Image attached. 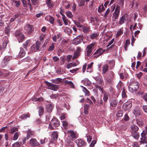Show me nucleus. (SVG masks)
Returning <instances> with one entry per match:
<instances>
[{"instance_id":"2","label":"nucleus","mask_w":147,"mask_h":147,"mask_svg":"<svg viewBox=\"0 0 147 147\" xmlns=\"http://www.w3.org/2000/svg\"><path fill=\"white\" fill-rule=\"evenodd\" d=\"M60 123L58 119L56 118H53L51 121L49 128L50 129H54L55 128L53 127H58Z\"/></svg>"},{"instance_id":"12","label":"nucleus","mask_w":147,"mask_h":147,"mask_svg":"<svg viewBox=\"0 0 147 147\" xmlns=\"http://www.w3.org/2000/svg\"><path fill=\"white\" fill-rule=\"evenodd\" d=\"M132 106V104L130 102H127L123 104V108L125 111H127L129 110Z\"/></svg>"},{"instance_id":"31","label":"nucleus","mask_w":147,"mask_h":147,"mask_svg":"<svg viewBox=\"0 0 147 147\" xmlns=\"http://www.w3.org/2000/svg\"><path fill=\"white\" fill-rule=\"evenodd\" d=\"M83 88V91L85 94V96H89L90 95V93L89 91L85 87L83 86H82Z\"/></svg>"},{"instance_id":"53","label":"nucleus","mask_w":147,"mask_h":147,"mask_svg":"<svg viewBox=\"0 0 147 147\" xmlns=\"http://www.w3.org/2000/svg\"><path fill=\"white\" fill-rule=\"evenodd\" d=\"M18 128L16 127H14L13 128H12L11 129V131H10V133L11 134H13L15 132H16L18 130Z\"/></svg>"},{"instance_id":"39","label":"nucleus","mask_w":147,"mask_h":147,"mask_svg":"<svg viewBox=\"0 0 147 147\" xmlns=\"http://www.w3.org/2000/svg\"><path fill=\"white\" fill-rule=\"evenodd\" d=\"M38 109L39 115L41 116L42 115L44 111L43 108L42 107H38Z\"/></svg>"},{"instance_id":"63","label":"nucleus","mask_w":147,"mask_h":147,"mask_svg":"<svg viewBox=\"0 0 147 147\" xmlns=\"http://www.w3.org/2000/svg\"><path fill=\"white\" fill-rule=\"evenodd\" d=\"M54 62H57L59 60V58L57 56L53 57L52 58Z\"/></svg>"},{"instance_id":"18","label":"nucleus","mask_w":147,"mask_h":147,"mask_svg":"<svg viewBox=\"0 0 147 147\" xmlns=\"http://www.w3.org/2000/svg\"><path fill=\"white\" fill-rule=\"evenodd\" d=\"M97 103L99 106H101L102 107L105 108L106 107V105L105 102L103 101L102 98L98 99L97 102Z\"/></svg>"},{"instance_id":"54","label":"nucleus","mask_w":147,"mask_h":147,"mask_svg":"<svg viewBox=\"0 0 147 147\" xmlns=\"http://www.w3.org/2000/svg\"><path fill=\"white\" fill-rule=\"evenodd\" d=\"M66 15L69 18H71L73 17V15L72 14L71 12L69 11H68L66 12Z\"/></svg>"},{"instance_id":"22","label":"nucleus","mask_w":147,"mask_h":147,"mask_svg":"<svg viewBox=\"0 0 147 147\" xmlns=\"http://www.w3.org/2000/svg\"><path fill=\"white\" fill-rule=\"evenodd\" d=\"M131 133H133L137 132L139 129L138 127L134 125H131Z\"/></svg>"},{"instance_id":"50","label":"nucleus","mask_w":147,"mask_h":147,"mask_svg":"<svg viewBox=\"0 0 147 147\" xmlns=\"http://www.w3.org/2000/svg\"><path fill=\"white\" fill-rule=\"evenodd\" d=\"M84 0H79L78 1L79 6H82L84 5Z\"/></svg>"},{"instance_id":"61","label":"nucleus","mask_w":147,"mask_h":147,"mask_svg":"<svg viewBox=\"0 0 147 147\" xmlns=\"http://www.w3.org/2000/svg\"><path fill=\"white\" fill-rule=\"evenodd\" d=\"M82 30L84 32H87L89 31V28L86 27H84L82 28Z\"/></svg>"},{"instance_id":"64","label":"nucleus","mask_w":147,"mask_h":147,"mask_svg":"<svg viewBox=\"0 0 147 147\" xmlns=\"http://www.w3.org/2000/svg\"><path fill=\"white\" fill-rule=\"evenodd\" d=\"M96 143V140H93L91 143L90 144L89 147H93L94 146L95 144Z\"/></svg>"},{"instance_id":"8","label":"nucleus","mask_w":147,"mask_h":147,"mask_svg":"<svg viewBox=\"0 0 147 147\" xmlns=\"http://www.w3.org/2000/svg\"><path fill=\"white\" fill-rule=\"evenodd\" d=\"M24 29L28 34L31 33L34 30L33 27L30 24H28L25 26Z\"/></svg>"},{"instance_id":"14","label":"nucleus","mask_w":147,"mask_h":147,"mask_svg":"<svg viewBox=\"0 0 147 147\" xmlns=\"http://www.w3.org/2000/svg\"><path fill=\"white\" fill-rule=\"evenodd\" d=\"M78 147H82L84 146L85 144V142L81 139L77 140L75 141Z\"/></svg>"},{"instance_id":"46","label":"nucleus","mask_w":147,"mask_h":147,"mask_svg":"<svg viewBox=\"0 0 147 147\" xmlns=\"http://www.w3.org/2000/svg\"><path fill=\"white\" fill-rule=\"evenodd\" d=\"M109 62L110 67H113L114 66L115 61L114 60H110L109 61Z\"/></svg>"},{"instance_id":"11","label":"nucleus","mask_w":147,"mask_h":147,"mask_svg":"<svg viewBox=\"0 0 147 147\" xmlns=\"http://www.w3.org/2000/svg\"><path fill=\"white\" fill-rule=\"evenodd\" d=\"M12 58V57L11 56L5 57L2 62V64L3 66V67L5 66L8 62Z\"/></svg>"},{"instance_id":"49","label":"nucleus","mask_w":147,"mask_h":147,"mask_svg":"<svg viewBox=\"0 0 147 147\" xmlns=\"http://www.w3.org/2000/svg\"><path fill=\"white\" fill-rule=\"evenodd\" d=\"M133 137L136 139H138L139 137L138 133L137 132H135V133H131Z\"/></svg>"},{"instance_id":"55","label":"nucleus","mask_w":147,"mask_h":147,"mask_svg":"<svg viewBox=\"0 0 147 147\" xmlns=\"http://www.w3.org/2000/svg\"><path fill=\"white\" fill-rule=\"evenodd\" d=\"M10 28V27H8L5 28V33L7 34V35H9V33Z\"/></svg>"},{"instance_id":"29","label":"nucleus","mask_w":147,"mask_h":147,"mask_svg":"<svg viewBox=\"0 0 147 147\" xmlns=\"http://www.w3.org/2000/svg\"><path fill=\"white\" fill-rule=\"evenodd\" d=\"M61 36V34L60 33H58L57 34L55 35L52 37L53 41L54 42H56L57 39L59 38Z\"/></svg>"},{"instance_id":"60","label":"nucleus","mask_w":147,"mask_h":147,"mask_svg":"<svg viewBox=\"0 0 147 147\" xmlns=\"http://www.w3.org/2000/svg\"><path fill=\"white\" fill-rule=\"evenodd\" d=\"M49 22L50 23H51L52 24H53L54 22V18L51 16H49Z\"/></svg>"},{"instance_id":"24","label":"nucleus","mask_w":147,"mask_h":147,"mask_svg":"<svg viewBox=\"0 0 147 147\" xmlns=\"http://www.w3.org/2000/svg\"><path fill=\"white\" fill-rule=\"evenodd\" d=\"M109 67L107 64L104 65L102 67V73L105 74L108 70Z\"/></svg>"},{"instance_id":"30","label":"nucleus","mask_w":147,"mask_h":147,"mask_svg":"<svg viewBox=\"0 0 147 147\" xmlns=\"http://www.w3.org/2000/svg\"><path fill=\"white\" fill-rule=\"evenodd\" d=\"M25 52L22 48H20V51L19 53V56L20 57H22L25 55Z\"/></svg>"},{"instance_id":"15","label":"nucleus","mask_w":147,"mask_h":147,"mask_svg":"<svg viewBox=\"0 0 147 147\" xmlns=\"http://www.w3.org/2000/svg\"><path fill=\"white\" fill-rule=\"evenodd\" d=\"M67 131L69 134L70 136L72 138H76L77 135V132L76 131L70 130H68Z\"/></svg>"},{"instance_id":"27","label":"nucleus","mask_w":147,"mask_h":147,"mask_svg":"<svg viewBox=\"0 0 147 147\" xmlns=\"http://www.w3.org/2000/svg\"><path fill=\"white\" fill-rule=\"evenodd\" d=\"M91 22L93 24H95L96 22V23H97L99 21V19L98 18L96 17L94 18L93 17H90Z\"/></svg>"},{"instance_id":"10","label":"nucleus","mask_w":147,"mask_h":147,"mask_svg":"<svg viewBox=\"0 0 147 147\" xmlns=\"http://www.w3.org/2000/svg\"><path fill=\"white\" fill-rule=\"evenodd\" d=\"M45 82L46 84L48 86L49 89L53 90H57V85L52 84L47 81H46Z\"/></svg>"},{"instance_id":"5","label":"nucleus","mask_w":147,"mask_h":147,"mask_svg":"<svg viewBox=\"0 0 147 147\" xmlns=\"http://www.w3.org/2000/svg\"><path fill=\"white\" fill-rule=\"evenodd\" d=\"M105 51V49H103L102 48H100L97 49L94 53L93 57L94 58H97L104 53Z\"/></svg>"},{"instance_id":"59","label":"nucleus","mask_w":147,"mask_h":147,"mask_svg":"<svg viewBox=\"0 0 147 147\" xmlns=\"http://www.w3.org/2000/svg\"><path fill=\"white\" fill-rule=\"evenodd\" d=\"M65 82L66 84H68L72 87L74 86V84L71 81H69L67 80H66Z\"/></svg>"},{"instance_id":"41","label":"nucleus","mask_w":147,"mask_h":147,"mask_svg":"<svg viewBox=\"0 0 147 147\" xmlns=\"http://www.w3.org/2000/svg\"><path fill=\"white\" fill-rule=\"evenodd\" d=\"M136 122L139 126H141L144 124L143 121L141 119L136 120Z\"/></svg>"},{"instance_id":"40","label":"nucleus","mask_w":147,"mask_h":147,"mask_svg":"<svg viewBox=\"0 0 147 147\" xmlns=\"http://www.w3.org/2000/svg\"><path fill=\"white\" fill-rule=\"evenodd\" d=\"M62 79L60 78H58L52 80V82L57 84H59L61 82Z\"/></svg>"},{"instance_id":"43","label":"nucleus","mask_w":147,"mask_h":147,"mask_svg":"<svg viewBox=\"0 0 147 147\" xmlns=\"http://www.w3.org/2000/svg\"><path fill=\"white\" fill-rule=\"evenodd\" d=\"M19 135V132H16L14 134L13 140H16L18 138Z\"/></svg>"},{"instance_id":"28","label":"nucleus","mask_w":147,"mask_h":147,"mask_svg":"<svg viewBox=\"0 0 147 147\" xmlns=\"http://www.w3.org/2000/svg\"><path fill=\"white\" fill-rule=\"evenodd\" d=\"M96 80L97 83L100 86H102L103 84V80L100 78H97Z\"/></svg>"},{"instance_id":"33","label":"nucleus","mask_w":147,"mask_h":147,"mask_svg":"<svg viewBox=\"0 0 147 147\" xmlns=\"http://www.w3.org/2000/svg\"><path fill=\"white\" fill-rule=\"evenodd\" d=\"M58 137V135L57 132L56 131H54L53 132L51 135V137L53 140H56Z\"/></svg>"},{"instance_id":"21","label":"nucleus","mask_w":147,"mask_h":147,"mask_svg":"<svg viewBox=\"0 0 147 147\" xmlns=\"http://www.w3.org/2000/svg\"><path fill=\"white\" fill-rule=\"evenodd\" d=\"M53 106L51 104H48L46 107V109L48 112H51L53 109Z\"/></svg>"},{"instance_id":"38","label":"nucleus","mask_w":147,"mask_h":147,"mask_svg":"<svg viewBox=\"0 0 147 147\" xmlns=\"http://www.w3.org/2000/svg\"><path fill=\"white\" fill-rule=\"evenodd\" d=\"M119 76L120 78L122 79L125 80L127 78L128 75L126 74H123L122 73H121L119 74Z\"/></svg>"},{"instance_id":"48","label":"nucleus","mask_w":147,"mask_h":147,"mask_svg":"<svg viewBox=\"0 0 147 147\" xmlns=\"http://www.w3.org/2000/svg\"><path fill=\"white\" fill-rule=\"evenodd\" d=\"M21 144V142L18 141L15 143L13 145V147H19Z\"/></svg>"},{"instance_id":"13","label":"nucleus","mask_w":147,"mask_h":147,"mask_svg":"<svg viewBox=\"0 0 147 147\" xmlns=\"http://www.w3.org/2000/svg\"><path fill=\"white\" fill-rule=\"evenodd\" d=\"M82 39V37L81 36H78L74 39L73 42L76 45H78L81 43Z\"/></svg>"},{"instance_id":"1","label":"nucleus","mask_w":147,"mask_h":147,"mask_svg":"<svg viewBox=\"0 0 147 147\" xmlns=\"http://www.w3.org/2000/svg\"><path fill=\"white\" fill-rule=\"evenodd\" d=\"M139 84L137 81H133L131 82L128 86L129 91L131 92L137 90L139 87Z\"/></svg>"},{"instance_id":"17","label":"nucleus","mask_w":147,"mask_h":147,"mask_svg":"<svg viewBox=\"0 0 147 147\" xmlns=\"http://www.w3.org/2000/svg\"><path fill=\"white\" fill-rule=\"evenodd\" d=\"M99 35V33L97 32H94L92 33V34L90 35L89 36H90V38L92 39H98V37Z\"/></svg>"},{"instance_id":"7","label":"nucleus","mask_w":147,"mask_h":147,"mask_svg":"<svg viewBox=\"0 0 147 147\" xmlns=\"http://www.w3.org/2000/svg\"><path fill=\"white\" fill-rule=\"evenodd\" d=\"M28 143L30 146L32 147L38 146L40 144L37 141L36 139L34 138H32L28 141Z\"/></svg>"},{"instance_id":"52","label":"nucleus","mask_w":147,"mask_h":147,"mask_svg":"<svg viewBox=\"0 0 147 147\" xmlns=\"http://www.w3.org/2000/svg\"><path fill=\"white\" fill-rule=\"evenodd\" d=\"M62 19L63 20L64 24L65 25H67L68 24L67 20L65 16H63L62 17Z\"/></svg>"},{"instance_id":"26","label":"nucleus","mask_w":147,"mask_h":147,"mask_svg":"<svg viewBox=\"0 0 147 147\" xmlns=\"http://www.w3.org/2000/svg\"><path fill=\"white\" fill-rule=\"evenodd\" d=\"M11 2L16 7H18L20 5V1L19 0L16 1V0H11Z\"/></svg>"},{"instance_id":"36","label":"nucleus","mask_w":147,"mask_h":147,"mask_svg":"<svg viewBox=\"0 0 147 147\" xmlns=\"http://www.w3.org/2000/svg\"><path fill=\"white\" fill-rule=\"evenodd\" d=\"M40 43L39 41H37L35 43V47L37 51H39L40 50Z\"/></svg>"},{"instance_id":"42","label":"nucleus","mask_w":147,"mask_h":147,"mask_svg":"<svg viewBox=\"0 0 147 147\" xmlns=\"http://www.w3.org/2000/svg\"><path fill=\"white\" fill-rule=\"evenodd\" d=\"M123 111L122 110H119L117 111L116 115L117 117H120L123 116Z\"/></svg>"},{"instance_id":"45","label":"nucleus","mask_w":147,"mask_h":147,"mask_svg":"<svg viewBox=\"0 0 147 147\" xmlns=\"http://www.w3.org/2000/svg\"><path fill=\"white\" fill-rule=\"evenodd\" d=\"M62 122L63 126L65 129H67L68 127L67 123L65 121H63Z\"/></svg>"},{"instance_id":"32","label":"nucleus","mask_w":147,"mask_h":147,"mask_svg":"<svg viewBox=\"0 0 147 147\" xmlns=\"http://www.w3.org/2000/svg\"><path fill=\"white\" fill-rule=\"evenodd\" d=\"M118 101L115 100L112 101L110 103L111 106L112 107H115L117 105Z\"/></svg>"},{"instance_id":"6","label":"nucleus","mask_w":147,"mask_h":147,"mask_svg":"<svg viewBox=\"0 0 147 147\" xmlns=\"http://www.w3.org/2000/svg\"><path fill=\"white\" fill-rule=\"evenodd\" d=\"M82 50L80 47H77L76 48V49L74 52V55L72 57V59H74L80 56Z\"/></svg>"},{"instance_id":"44","label":"nucleus","mask_w":147,"mask_h":147,"mask_svg":"<svg viewBox=\"0 0 147 147\" xmlns=\"http://www.w3.org/2000/svg\"><path fill=\"white\" fill-rule=\"evenodd\" d=\"M54 45L55 43L54 42L52 43L49 46L48 51H53L55 47Z\"/></svg>"},{"instance_id":"23","label":"nucleus","mask_w":147,"mask_h":147,"mask_svg":"<svg viewBox=\"0 0 147 147\" xmlns=\"http://www.w3.org/2000/svg\"><path fill=\"white\" fill-rule=\"evenodd\" d=\"M90 105L86 104L84 106V113L86 114L87 115L88 113V109L90 107Z\"/></svg>"},{"instance_id":"16","label":"nucleus","mask_w":147,"mask_h":147,"mask_svg":"<svg viewBox=\"0 0 147 147\" xmlns=\"http://www.w3.org/2000/svg\"><path fill=\"white\" fill-rule=\"evenodd\" d=\"M35 135L34 132L30 129H29L27 132L26 139H29L31 137H32Z\"/></svg>"},{"instance_id":"35","label":"nucleus","mask_w":147,"mask_h":147,"mask_svg":"<svg viewBox=\"0 0 147 147\" xmlns=\"http://www.w3.org/2000/svg\"><path fill=\"white\" fill-rule=\"evenodd\" d=\"M109 94L107 93H105L103 95V100L106 103L108 99Z\"/></svg>"},{"instance_id":"4","label":"nucleus","mask_w":147,"mask_h":147,"mask_svg":"<svg viewBox=\"0 0 147 147\" xmlns=\"http://www.w3.org/2000/svg\"><path fill=\"white\" fill-rule=\"evenodd\" d=\"M15 35L18 38L19 42H22L24 39V36L19 30H17L16 32Z\"/></svg>"},{"instance_id":"37","label":"nucleus","mask_w":147,"mask_h":147,"mask_svg":"<svg viewBox=\"0 0 147 147\" xmlns=\"http://www.w3.org/2000/svg\"><path fill=\"white\" fill-rule=\"evenodd\" d=\"M68 42V41L67 40L65 39H63L61 41V46L62 47H64L66 46V45L67 44Z\"/></svg>"},{"instance_id":"47","label":"nucleus","mask_w":147,"mask_h":147,"mask_svg":"<svg viewBox=\"0 0 147 147\" xmlns=\"http://www.w3.org/2000/svg\"><path fill=\"white\" fill-rule=\"evenodd\" d=\"M70 4L68 2H64L63 4V6L65 9H68L70 7Z\"/></svg>"},{"instance_id":"58","label":"nucleus","mask_w":147,"mask_h":147,"mask_svg":"<svg viewBox=\"0 0 147 147\" xmlns=\"http://www.w3.org/2000/svg\"><path fill=\"white\" fill-rule=\"evenodd\" d=\"M123 31L121 29H119L116 35L117 36H119L121 34H123Z\"/></svg>"},{"instance_id":"3","label":"nucleus","mask_w":147,"mask_h":147,"mask_svg":"<svg viewBox=\"0 0 147 147\" xmlns=\"http://www.w3.org/2000/svg\"><path fill=\"white\" fill-rule=\"evenodd\" d=\"M94 44L91 43L87 45L85 49V55L87 57H90L93 51V48L94 47Z\"/></svg>"},{"instance_id":"25","label":"nucleus","mask_w":147,"mask_h":147,"mask_svg":"<svg viewBox=\"0 0 147 147\" xmlns=\"http://www.w3.org/2000/svg\"><path fill=\"white\" fill-rule=\"evenodd\" d=\"M124 0H119V4L120 5V6L117 5L115 9H122L123 8V6L124 5Z\"/></svg>"},{"instance_id":"34","label":"nucleus","mask_w":147,"mask_h":147,"mask_svg":"<svg viewBox=\"0 0 147 147\" xmlns=\"http://www.w3.org/2000/svg\"><path fill=\"white\" fill-rule=\"evenodd\" d=\"M30 115L29 114H24L20 116L19 117V118L21 119L22 120H25L27 118L29 117Z\"/></svg>"},{"instance_id":"19","label":"nucleus","mask_w":147,"mask_h":147,"mask_svg":"<svg viewBox=\"0 0 147 147\" xmlns=\"http://www.w3.org/2000/svg\"><path fill=\"white\" fill-rule=\"evenodd\" d=\"M119 10H115V11L113 13V18L114 20L117 19L119 13Z\"/></svg>"},{"instance_id":"57","label":"nucleus","mask_w":147,"mask_h":147,"mask_svg":"<svg viewBox=\"0 0 147 147\" xmlns=\"http://www.w3.org/2000/svg\"><path fill=\"white\" fill-rule=\"evenodd\" d=\"M109 77L110 78H113L114 76V74L112 71H111L109 73Z\"/></svg>"},{"instance_id":"9","label":"nucleus","mask_w":147,"mask_h":147,"mask_svg":"<svg viewBox=\"0 0 147 147\" xmlns=\"http://www.w3.org/2000/svg\"><path fill=\"white\" fill-rule=\"evenodd\" d=\"M128 17V15L125 13L124 14L120 19L118 22L119 24L121 25L124 23L125 22L127 19Z\"/></svg>"},{"instance_id":"51","label":"nucleus","mask_w":147,"mask_h":147,"mask_svg":"<svg viewBox=\"0 0 147 147\" xmlns=\"http://www.w3.org/2000/svg\"><path fill=\"white\" fill-rule=\"evenodd\" d=\"M46 3L49 8H51L53 5L51 3V0H47Z\"/></svg>"},{"instance_id":"56","label":"nucleus","mask_w":147,"mask_h":147,"mask_svg":"<svg viewBox=\"0 0 147 147\" xmlns=\"http://www.w3.org/2000/svg\"><path fill=\"white\" fill-rule=\"evenodd\" d=\"M134 113L136 116H138L140 115V112L139 110H136L134 111Z\"/></svg>"},{"instance_id":"20","label":"nucleus","mask_w":147,"mask_h":147,"mask_svg":"<svg viewBox=\"0 0 147 147\" xmlns=\"http://www.w3.org/2000/svg\"><path fill=\"white\" fill-rule=\"evenodd\" d=\"M127 90L125 87H123L121 92V95L123 98L126 99L127 98V95L126 94Z\"/></svg>"},{"instance_id":"62","label":"nucleus","mask_w":147,"mask_h":147,"mask_svg":"<svg viewBox=\"0 0 147 147\" xmlns=\"http://www.w3.org/2000/svg\"><path fill=\"white\" fill-rule=\"evenodd\" d=\"M73 140L72 139H67L65 141V143L67 145H69V143L71 142V141H72Z\"/></svg>"}]
</instances>
